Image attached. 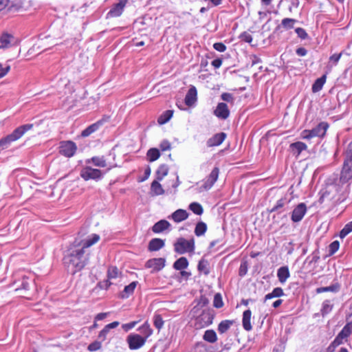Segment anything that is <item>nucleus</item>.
I'll use <instances>...</instances> for the list:
<instances>
[{
    "instance_id": "69168bd1",
    "label": "nucleus",
    "mask_w": 352,
    "mask_h": 352,
    "mask_svg": "<svg viewBox=\"0 0 352 352\" xmlns=\"http://www.w3.org/2000/svg\"><path fill=\"white\" fill-rule=\"evenodd\" d=\"M10 67L7 66L6 67H3L1 65H0V78H3L9 71Z\"/></svg>"
},
{
    "instance_id": "f704fd0d",
    "label": "nucleus",
    "mask_w": 352,
    "mask_h": 352,
    "mask_svg": "<svg viewBox=\"0 0 352 352\" xmlns=\"http://www.w3.org/2000/svg\"><path fill=\"white\" fill-rule=\"evenodd\" d=\"M284 294L283 290L280 287H276L271 293L267 294L265 296V300L272 299L273 298L280 297Z\"/></svg>"
},
{
    "instance_id": "39448f33",
    "label": "nucleus",
    "mask_w": 352,
    "mask_h": 352,
    "mask_svg": "<svg viewBox=\"0 0 352 352\" xmlns=\"http://www.w3.org/2000/svg\"><path fill=\"white\" fill-rule=\"evenodd\" d=\"M175 251L179 254L190 252L194 250V240H186L184 238H179L174 245Z\"/></svg>"
},
{
    "instance_id": "72a5a7b5",
    "label": "nucleus",
    "mask_w": 352,
    "mask_h": 352,
    "mask_svg": "<svg viewBox=\"0 0 352 352\" xmlns=\"http://www.w3.org/2000/svg\"><path fill=\"white\" fill-rule=\"evenodd\" d=\"M151 190L155 195H160L164 192L161 184L157 181H153L152 182Z\"/></svg>"
},
{
    "instance_id": "a211bd4d",
    "label": "nucleus",
    "mask_w": 352,
    "mask_h": 352,
    "mask_svg": "<svg viewBox=\"0 0 352 352\" xmlns=\"http://www.w3.org/2000/svg\"><path fill=\"white\" fill-rule=\"evenodd\" d=\"M170 226V223L166 220H160L153 225L152 230L155 233H160L165 230H167Z\"/></svg>"
},
{
    "instance_id": "393cba45",
    "label": "nucleus",
    "mask_w": 352,
    "mask_h": 352,
    "mask_svg": "<svg viewBox=\"0 0 352 352\" xmlns=\"http://www.w3.org/2000/svg\"><path fill=\"white\" fill-rule=\"evenodd\" d=\"M138 282L133 281L129 285L126 286L123 290V292L120 294V297L122 298H127L129 297L130 295H131L136 286H137Z\"/></svg>"
},
{
    "instance_id": "13d9d810",
    "label": "nucleus",
    "mask_w": 352,
    "mask_h": 352,
    "mask_svg": "<svg viewBox=\"0 0 352 352\" xmlns=\"http://www.w3.org/2000/svg\"><path fill=\"white\" fill-rule=\"evenodd\" d=\"M213 47L218 52H223L226 51V46L223 43H215Z\"/></svg>"
},
{
    "instance_id": "7ed1b4c3",
    "label": "nucleus",
    "mask_w": 352,
    "mask_h": 352,
    "mask_svg": "<svg viewBox=\"0 0 352 352\" xmlns=\"http://www.w3.org/2000/svg\"><path fill=\"white\" fill-rule=\"evenodd\" d=\"M208 302V300L203 299L191 311L192 316L195 318L194 325L196 329L204 328L212 322L214 316L212 312L203 309Z\"/></svg>"
},
{
    "instance_id": "052dcab7",
    "label": "nucleus",
    "mask_w": 352,
    "mask_h": 352,
    "mask_svg": "<svg viewBox=\"0 0 352 352\" xmlns=\"http://www.w3.org/2000/svg\"><path fill=\"white\" fill-rule=\"evenodd\" d=\"M109 332V329L104 327V329L100 332L98 335V338L100 339L102 341H104L106 340L107 334Z\"/></svg>"
},
{
    "instance_id": "e2e57ef3",
    "label": "nucleus",
    "mask_w": 352,
    "mask_h": 352,
    "mask_svg": "<svg viewBox=\"0 0 352 352\" xmlns=\"http://www.w3.org/2000/svg\"><path fill=\"white\" fill-rule=\"evenodd\" d=\"M342 56V53L340 54H334L332 56H330V60L333 61L335 65L338 63L339 60L340 59Z\"/></svg>"
},
{
    "instance_id": "2eb2a0df",
    "label": "nucleus",
    "mask_w": 352,
    "mask_h": 352,
    "mask_svg": "<svg viewBox=\"0 0 352 352\" xmlns=\"http://www.w3.org/2000/svg\"><path fill=\"white\" fill-rule=\"evenodd\" d=\"M100 237L97 234H92L89 236L87 239L82 241L80 243L76 244L77 245H80L81 248H83V250L87 252L86 250L94 245L100 240Z\"/></svg>"
},
{
    "instance_id": "c756f323",
    "label": "nucleus",
    "mask_w": 352,
    "mask_h": 352,
    "mask_svg": "<svg viewBox=\"0 0 352 352\" xmlns=\"http://www.w3.org/2000/svg\"><path fill=\"white\" fill-rule=\"evenodd\" d=\"M234 321L230 320H225L221 321L218 326V331L219 333L223 334L226 333L230 327L233 324Z\"/></svg>"
},
{
    "instance_id": "e433bc0d",
    "label": "nucleus",
    "mask_w": 352,
    "mask_h": 352,
    "mask_svg": "<svg viewBox=\"0 0 352 352\" xmlns=\"http://www.w3.org/2000/svg\"><path fill=\"white\" fill-rule=\"evenodd\" d=\"M204 339L210 343H214L217 341V334L213 330H207L204 335Z\"/></svg>"
},
{
    "instance_id": "9d476101",
    "label": "nucleus",
    "mask_w": 352,
    "mask_h": 352,
    "mask_svg": "<svg viewBox=\"0 0 352 352\" xmlns=\"http://www.w3.org/2000/svg\"><path fill=\"white\" fill-rule=\"evenodd\" d=\"M307 206L305 204L300 203L298 204L292 212L291 219L293 222L300 221L307 212Z\"/></svg>"
},
{
    "instance_id": "aec40b11",
    "label": "nucleus",
    "mask_w": 352,
    "mask_h": 352,
    "mask_svg": "<svg viewBox=\"0 0 352 352\" xmlns=\"http://www.w3.org/2000/svg\"><path fill=\"white\" fill-rule=\"evenodd\" d=\"M188 217V213L183 209H178L171 214L172 219L177 223L186 220Z\"/></svg>"
},
{
    "instance_id": "ddd939ff",
    "label": "nucleus",
    "mask_w": 352,
    "mask_h": 352,
    "mask_svg": "<svg viewBox=\"0 0 352 352\" xmlns=\"http://www.w3.org/2000/svg\"><path fill=\"white\" fill-rule=\"evenodd\" d=\"M214 114L219 119H227L230 116V110L228 105L224 102H219L214 111Z\"/></svg>"
},
{
    "instance_id": "6e6d98bb",
    "label": "nucleus",
    "mask_w": 352,
    "mask_h": 352,
    "mask_svg": "<svg viewBox=\"0 0 352 352\" xmlns=\"http://www.w3.org/2000/svg\"><path fill=\"white\" fill-rule=\"evenodd\" d=\"M240 38L246 42L250 43L252 41V36L250 34L244 32L240 35Z\"/></svg>"
},
{
    "instance_id": "5701e85b",
    "label": "nucleus",
    "mask_w": 352,
    "mask_h": 352,
    "mask_svg": "<svg viewBox=\"0 0 352 352\" xmlns=\"http://www.w3.org/2000/svg\"><path fill=\"white\" fill-rule=\"evenodd\" d=\"M120 274V272L116 267H109L107 272L108 280L106 282L107 288L111 284L109 280L118 278Z\"/></svg>"
},
{
    "instance_id": "7c9ffc66",
    "label": "nucleus",
    "mask_w": 352,
    "mask_h": 352,
    "mask_svg": "<svg viewBox=\"0 0 352 352\" xmlns=\"http://www.w3.org/2000/svg\"><path fill=\"white\" fill-rule=\"evenodd\" d=\"M188 261L186 257H181L173 264V267L177 270H182L187 268Z\"/></svg>"
},
{
    "instance_id": "4468645a",
    "label": "nucleus",
    "mask_w": 352,
    "mask_h": 352,
    "mask_svg": "<svg viewBox=\"0 0 352 352\" xmlns=\"http://www.w3.org/2000/svg\"><path fill=\"white\" fill-rule=\"evenodd\" d=\"M127 3V0H120L119 3L115 4L113 8L109 10L107 16L109 17H118L120 16L124 10Z\"/></svg>"
},
{
    "instance_id": "0e129e2a",
    "label": "nucleus",
    "mask_w": 352,
    "mask_h": 352,
    "mask_svg": "<svg viewBox=\"0 0 352 352\" xmlns=\"http://www.w3.org/2000/svg\"><path fill=\"white\" fill-rule=\"evenodd\" d=\"M334 291L333 287H319L316 289L317 293H322L324 292Z\"/></svg>"
},
{
    "instance_id": "f3484780",
    "label": "nucleus",
    "mask_w": 352,
    "mask_h": 352,
    "mask_svg": "<svg viewBox=\"0 0 352 352\" xmlns=\"http://www.w3.org/2000/svg\"><path fill=\"white\" fill-rule=\"evenodd\" d=\"M197 91L195 87L192 86L188 91L185 97V103L187 106L190 107L197 101Z\"/></svg>"
},
{
    "instance_id": "2f4dec72",
    "label": "nucleus",
    "mask_w": 352,
    "mask_h": 352,
    "mask_svg": "<svg viewBox=\"0 0 352 352\" xmlns=\"http://www.w3.org/2000/svg\"><path fill=\"white\" fill-rule=\"evenodd\" d=\"M138 330L140 331V333L142 334V337L145 338L146 340L152 335L153 330L150 327V324L148 323V322H146L142 326H141Z\"/></svg>"
},
{
    "instance_id": "a878e982",
    "label": "nucleus",
    "mask_w": 352,
    "mask_h": 352,
    "mask_svg": "<svg viewBox=\"0 0 352 352\" xmlns=\"http://www.w3.org/2000/svg\"><path fill=\"white\" fill-rule=\"evenodd\" d=\"M102 124V121H98L94 124H91L87 128H86L84 131H82V136L87 137L94 132L96 131L99 127Z\"/></svg>"
},
{
    "instance_id": "ea45409f",
    "label": "nucleus",
    "mask_w": 352,
    "mask_h": 352,
    "mask_svg": "<svg viewBox=\"0 0 352 352\" xmlns=\"http://www.w3.org/2000/svg\"><path fill=\"white\" fill-rule=\"evenodd\" d=\"M168 173V168L166 165H161L157 170V178L162 180Z\"/></svg>"
},
{
    "instance_id": "b1692460",
    "label": "nucleus",
    "mask_w": 352,
    "mask_h": 352,
    "mask_svg": "<svg viewBox=\"0 0 352 352\" xmlns=\"http://www.w3.org/2000/svg\"><path fill=\"white\" fill-rule=\"evenodd\" d=\"M289 271L287 267H281L278 270L277 276L281 283H285L289 277Z\"/></svg>"
},
{
    "instance_id": "680f3d73",
    "label": "nucleus",
    "mask_w": 352,
    "mask_h": 352,
    "mask_svg": "<svg viewBox=\"0 0 352 352\" xmlns=\"http://www.w3.org/2000/svg\"><path fill=\"white\" fill-rule=\"evenodd\" d=\"M160 147L162 151L170 150V144L168 141L164 140L161 142Z\"/></svg>"
},
{
    "instance_id": "0eeeda50",
    "label": "nucleus",
    "mask_w": 352,
    "mask_h": 352,
    "mask_svg": "<svg viewBox=\"0 0 352 352\" xmlns=\"http://www.w3.org/2000/svg\"><path fill=\"white\" fill-rule=\"evenodd\" d=\"M102 172L96 168H93L91 166H85L84 167L80 172V176L85 179V180H89V179H100L102 177Z\"/></svg>"
},
{
    "instance_id": "4c0bfd02",
    "label": "nucleus",
    "mask_w": 352,
    "mask_h": 352,
    "mask_svg": "<svg viewBox=\"0 0 352 352\" xmlns=\"http://www.w3.org/2000/svg\"><path fill=\"white\" fill-rule=\"evenodd\" d=\"M206 230H207V226L205 223L201 221V222H199L197 225H196V227H195V234L197 236H202L205 234V232H206Z\"/></svg>"
},
{
    "instance_id": "c9c22d12",
    "label": "nucleus",
    "mask_w": 352,
    "mask_h": 352,
    "mask_svg": "<svg viewBox=\"0 0 352 352\" xmlns=\"http://www.w3.org/2000/svg\"><path fill=\"white\" fill-rule=\"evenodd\" d=\"M160 156V151L157 148H150L147 152V157L149 162L157 160Z\"/></svg>"
},
{
    "instance_id": "4be33fe9",
    "label": "nucleus",
    "mask_w": 352,
    "mask_h": 352,
    "mask_svg": "<svg viewBox=\"0 0 352 352\" xmlns=\"http://www.w3.org/2000/svg\"><path fill=\"white\" fill-rule=\"evenodd\" d=\"M252 312L250 309H248L243 312V327L245 330L249 331L252 329L250 320H251Z\"/></svg>"
},
{
    "instance_id": "5fc2aeb1",
    "label": "nucleus",
    "mask_w": 352,
    "mask_h": 352,
    "mask_svg": "<svg viewBox=\"0 0 352 352\" xmlns=\"http://www.w3.org/2000/svg\"><path fill=\"white\" fill-rule=\"evenodd\" d=\"M295 32L298 34V36L302 39H305L308 36V34L306 32V31L302 28H297L295 30Z\"/></svg>"
},
{
    "instance_id": "58836bf2",
    "label": "nucleus",
    "mask_w": 352,
    "mask_h": 352,
    "mask_svg": "<svg viewBox=\"0 0 352 352\" xmlns=\"http://www.w3.org/2000/svg\"><path fill=\"white\" fill-rule=\"evenodd\" d=\"M352 332V324L348 323L346 324L342 331L338 333V336L342 338H348Z\"/></svg>"
},
{
    "instance_id": "a19ab883",
    "label": "nucleus",
    "mask_w": 352,
    "mask_h": 352,
    "mask_svg": "<svg viewBox=\"0 0 352 352\" xmlns=\"http://www.w3.org/2000/svg\"><path fill=\"white\" fill-rule=\"evenodd\" d=\"M296 22V19L290 18H285L281 21L282 26L286 29H292L294 27V23Z\"/></svg>"
},
{
    "instance_id": "6e6552de",
    "label": "nucleus",
    "mask_w": 352,
    "mask_h": 352,
    "mask_svg": "<svg viewBox=\"0 0 352 352\" xmlns=\"http://www.w3.org/2000/svg\"><path fill=\"white\" fill-rule=\"evenodd\" d=\"M59 152L61 155L67 157H72L77 150L76 144L72 141H66L60 143Z\"/></svg>"
},
{
    "instance_id": "20e7f679",
    "label": "nucleus",
    "mask_w": 352,
    "mask_h": 352,
    "mask_svg": "<svg viewBox=\"0 0 352 352\" xmlns=\"http://www.w3.org/2000/svg\"><path fill=\"white\" fill-rule=\"evenodd\" d=\"M328 128L329 124L327 122H321L311 130L302 131L301 133V138L302 139H311L315 137L323 138L325 135Z\"/></svg>"
},
{
    "instance_id": "864d4df0",
    "label": "nucleus",
    "mask_w": 352,
    "mask_h": 352,
    "mask_svg": "<svg viewBox=\"0 0 352 352\" xmlns=\"http://www.w3.org/2000/svg\"><path fill=\"white\" fill-rule=\"evenodd\" d=\"M21 0H9L11 6L8 8L9 10H12V9H14V10H19L20 8V3Z\"/></svg>"
},
{
    "instance_id": "bf43d9fd",
    "label": "nucleus",
    "mask_w": 352,
    "mask_h": 352,
    "mask_svg": "<svg viewBox=\"0 0 352 352\" xmlns=\"http://www.w3.org/2000/svg\"><path fill=\"white\" fill-rule=\"evenodd\" d=\"M137 323L138 322L133 321L129 323L122 324V327L125 331H128L129 330L133 329L136 325Z\"/></svg>"
},
{
    "instance_id": "f257e3e1",
    "label": "nucleus",
    "mask_w": 352,
    "mask_h": 352,
    "mask_svg": "<svg viewBox=\"0 0 352 352\" xmlns=\"http://www.w3.org/2000/svg\"><path fill=\"white\" fill-rule=\"evenodd\" d=\"M352 178V142L348 145L346 157L339 179L322 190L320 202L331 201L334 204L344 201L349 189V181Z\"/></svg>"
},
{
    "instance_id": "423d86ee",
    "label": "nucleus",
    "mask_w": 352,
    "mask_h": 352,
    "mask_svg": "<svg viewBox=\"0 0 352 352\" xmlns=\"http://www.w3.org/2000/svg\"><path fill=\"white\" fill-rule=\"evenodd\" d=\"M219 175V168L218 167H214L207 179L204 182V184L199 187V191L203 192L210 190L218 179Z\"/></svg>"
},
{
    "instance_id": "49530a36",
    "label": "nucleus",
    "mask_w": 352,
    "mask_h": 352,
    "mask_svg": "<svg viewBox=\"0 0 352 352\" xmlns=\"http://www.w3.org/2000/svg\"><path fill=\"white\" fill-rule=\"evenodd\" d=\"M332 307H333V305L331 303L330 300H327L324 301L322 303V307L321 309L322 315L327 314L329 312H330L331 310L332 309Z\"/></svg>"
},
{
    "instance_id": "79ce46f5",
    "label": "nucleus",
    "mask_w": 352,
    "mask_h": 352,
    "mask_svg": "<svg viewBox=\"0 0 352 352\" xmlns=\"http://www.w3.org/2000/svg\"><path fill=\"white\" fill-rule=\"evenodd\" d=\"M189 208L196 214L200 215L203 213V208L201 204L197 202H193L190 204Z\"/></svg>"
},
{
    "instance_id": "dca6fc26",
    "label": "nucleus",
    "mask_w": 352,
    "mask_h": 352,
    "mask_svg": "<svg viewBox=\"0 0 352 352\" xmlns=\"http://www.w3.org/2000/svg\"><path fill=\"white\" fill-rule=\"evenodd\" d=\"M226 134L223 132L219 133L209 138L207 141V146L208 147L219 146L225 140Z\"/></svg>"
},
{
    "instance_id": "a18cd8bd",
    "label": "nucleus",
    "mask_w": 352,
    "mask_h": 352,
    "mask_svg": "<svg viewBox=\"0 0 352 352\" xmlns=\"http://www.w3.org/2000/svg\"><path fill=\"white\" fill-rule=\"evenodd\" d=\"M173 116V111H166L164 115L161 116L158 119V122L160 124H164L166 122H168L170 118Z\"/></svg>"
},
{
    "instance_id": "338daca9",
    "label": "nucleus",
    "mask_w": 352,
    "mask_h": 352,
    "mask_svg": "<svg viewBox=\"0 0 352 352\" xmlns=\"http://www.w3.org/2000/svg\"><path fill=\"white\" fill-rule=\"evenodd\" d=\"M211 64L214 68H219L222 65V60L220 58L214 59L212 61Z\"/></svg>"
},
{
    "instance_id": "37998d69",
    "label": "nucleus",
    "mask_w": 352,
    "mask_h": 352,
    "mask_svg": "<svg viewBox=\"0 0 352 352\" xmlns=\"http://www.w3.org/2000/svg\"><path fill=\"white\" fill-rule=\"evenodd\" d=\"M153 323L154 326L158 329L160 330L164 326V320L162 316L159 314H155L153 316Z\"/></svg>"
},
{
    "instance_id": "09e8293b",
    "label": "nucleus",
    "mask_w": 352,
    "mask_h": 352,
    "mask_svg": "<svg viewBox=\"0 0 352 352\" xmlns=\"http://www.w3.org/2000/svg\"><path fill=\"white\" fill-rule=\"evenodd\" d=\"M286 204V199L282 198L277 201L276 205L270 210V212L277 211L279 208H283Z\"/></svg>"
},
{
    "instance_id": "8fccbe9b",
    "label": "nucleus",
    "mask_w": 352,
    "mask_h": 352,
    "mask_svg": "<svg viewBox=\"0 0 352 352\" xmlns=\"http://www.w3.org/2000/svg\"><path fill=\"white\" fill-rule=\"evenodd\" d=\"M221 98L222 100L226 101L227 102H230L231 104H233L234 102V98L233 95L230 93H227V92L223 93L221 95Z\"/></svg>"
},
{
    "instance_id": "cd10ccee",
    "label": "nucleus",
    "mask_w": 352,
    "mask_h": 352,
    "mask_svg": "<svg viewBox=\"0 0 352 352\" xmlns=\"http://www.w3.org/2000/svg\"><path fill=\"white\" fill-rule=\"evenodd\" d=\"M326 75H323L320 78H318L312 85L311 89L314 93L318 92L320 91L326 82Z\"/></svg>"
},
{
    "instance_id": "1a4fd4ad",
    "label": "nucleus",
    "mask_w": 352,
    "mask_h": 352,
    "mask_svg": "<svg viewBox=\"0 0 352 352\" xmlns=\"http://www.w3.org/2000/svg\"><path fill=\"white\" fill-rule=\"evenodd\" d=\"M146 338L139 334H130L127 337L129 347L131 350L141 348L146 342Z\"/></svg>"
},
{
    "instance_id": "c85d7f7f",
    "label": "nucleus",
    "mask_w": 352,
    "mask_h": 352,
    "mask_svg": "<svg viewBox=\"0 0 352 352\" xmlns=\"http://www.w3.org/2000/svg\"><path fill=\"white\" fill-rule=\"evenodd\" d=\"M290 148L292 149L294 153L296 154V155H299L302 151L307 149V146L302 142H297L292 144Z\"/></svg>"
},
{
    "instance_id": "603ef678",
    "label": "nucleus",
    "mask_w": 352,
    "mask_h": 352,
    "mask_svg": "<svg viewBox=\"0 0 352 352\" xmlns=\"http://www.w3.org/2000/svg\"><path fill=\"white\" fill-rule=\"evenodd\" d=\"M213 305L217 308H221V307H223V303L222 301L221 296L219 294H215Z\"/></svg>"
},
{
    "instance_id": "f03ea898",
    "label": "nucleus",
    "mask_w": 352,
    "mask_h": 352,
    "mask_svg": "<svg viewBox=\"0 0 352 352\" xmlns=\"http://www.w3.org/2000/svg\"><path fill=\"white\" fill-rule=\"evenodd\" d=\"M89 254L80 245L74 244L65 252L63 264L67 272L72 274L82 270L87 264Z\"/></svg>"
},
{
    "instance_id": "473e14b6",
    "label": "nucleus",
    "mask_w": 352,
    "mask_h": 352,
    "mask_svg": "<svg viewBox=\"0 0 352 352\" xmlns=\"http://www.w3.org/2000/svg\"><path fill=\"white\" fill-rule=\"evenodd\" d=\"M198 270L204 273L205 275L209 274L210 269L208 261L203 258L200 260L198 264Z\"/></svg>"
},
{
    "instance_id": "3c124183",
    "label": "nucleus",
    "mask_w": 352,
    "mask_h": 352,
    "mask_svg": "<svg viewBox=\"0 0 352 352\" xmlns=\"http://www.w3.org/2000/svg\"><path fill=\"white\" fill-rule=\"evenodd\" d=\"M102 344L100 342L94 341L88 346L87 349L91 352H94L99 350Z\"/></svg>"
},
{
    "instance_id": "774afa93",
    "label": "nucleus",
    "mask_w": 352,
    "mask_h": 352,
    "mask_svg": "<svg viewBox=\"0 0 352 352\" xmlns=\"http://www.w3.org/2000/svg\"><path fill=\"white\" fill-rule=\"evenodd\" d=\"M344 338H340L338 335L336 336L335 340L332 342L336 346L343 343Z\"/></svg>"
},
{
    "instance_id": "9b49d317",
    "label": "nucleus",
    "mask_w": 352,
    "mask_h": 352,
    "mask_svg": "<svg viewBox=\"0 0 352 352\" xmlns=\"http://www.w3.org/2000/svg\"><path fill=\"white\" fill-rule=\"evenodd\" d=\"M22 135V130L21 127H18L12 134L8 135L7 137L2 138L0 140V148H4L7 147V146L14 140H18Z\"/></svg>"
},
{
    "instance_id": "4d7b16f0",
    "label": "nucleus",
    "mask_w": 352,
    "mask_h": 352,
    "mask_svg": "<svg viewBox=\"0 0 352 352\" xmlns=\"http://www.w3.org/2000/svg\"><path fill=\"white\" fill-rule=\"evenodd\" d=\"M248 272V263L247 262L241 263L239 268V276H243L246 274Z\"/></svg>"
},
{
    "instance_id": "6ab92c4d",
    "label": "nucleus",
    "mask_w": 352,
    "mask_h": 352,
    "mask_svg": "<svg viewBox=\"0 0 352 352\" xmlns=\"http://www.w3.org/2000/svg\"><path fill=\"white\" fill-rule=\"evenodd\" d=\"M13 40L14 37L12 35L9 34L8 33L2 34L0 36V49H5L9 47Z\"/></svg>"
},
{
    "instance_id": "f8f14e48",
    "label": "nucleus",
    "mask_w": 352,
    "mask_h": 352,
    "mask_svg": "<svg viewBox=\"0 0 352 352\" xmlns=\"http://www.w3.org/2000/svg\"><path fill=\"white\" fill-rule=\"evenodd\" d=\"M165 258H155L147 261L146 263V267L151 268L152 272H158L161 270L165 266Z\"/></svg>"
},
{
    "instance_id": "bb28decb",
    "label": "nucleus",
    "mask_w": 352,
    "mask_h": 352,
    "mask_svg": "<svg viewBox=\"0 0 352 352\" xmlns=\"http://www.w3.org/2000/svg\"><path fill=\"white\" fill-rule=\"evenodd\" d=\"M92 162L96 166L104 168L107 166L106 160L103 156H95L87 160V163Z\"/></svg>"
},
{
    "instance_id": "c03bdc74",
    "label": "nucleus",
    "mask_w": 352,
    "mask_h": 352,
    "mask_svg": "<svg viewBox=\"0 0 352 352\" xmlns=\"http://www.w3.org/2000/svg\"><path fill=\"white\" fill-rule=\"evenodd\" d=\"M352 232V221L348 223L344 226L343 229L340 231V238H344L348 234Z\"/></svg>"
},
{
    "instance_id": "412c9836",
    "label": "nucleus",
    "mask_w": 352,
    "mask_h": 352,
    "mask_svg": "<svg viewBox=\"0 0 352 352\" xmlns=\"http://www.w3.org/2000/svg\"><path fill=\"white\" fill-rule=\"evenodd\" d=\"M164 246V241L161 239H158V238H155V239H153L150 241L149 243H148V250L149 251H157L159 250H160L161 248H162Z\"/></svg>"
},
{
    "instance_id": "de8ad7c7",
    "label": "nucleus",
    "mask_w": 352,
    "mask_h": 352,
    "mask_svg": "<svg viewBox=\"0 0 352 352\" xmlns=\"http://www.w3.org/2000/svg\"><path fill=\"white\" fill-rule=\"evenodd\" d=\"M339 247H340L339 242L338 241H334L329 246V254L330 255L333 254L338 250Z\"/></svg>"
}]
</instances>
